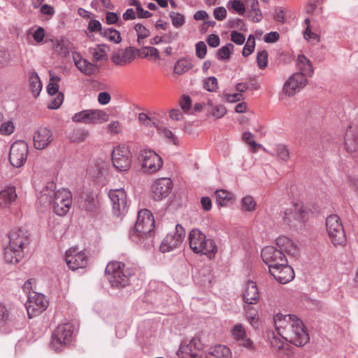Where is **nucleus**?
Listing matches in <instances>:
<instances>
[{
    "label": "nucleus",
    "instance_id": "f257e3e1",
    "mask_svg": "<svg viewBox=\"0 0 358 358\" xmlns=\"http://www.w3.org/2000/svg\"><path fill=\"white\" fill-rule=\"evenodd\" d=\"M273 319L277 329H282L279 334L286 341L298 347L309 341V335L303 322L296 315L277 314Z\"/></svg>",
    "mask_w": 358,
    "mask_h": 358
},
{
    "label": "nucleus",
    "instance_id": "f03ea898",
    "mask_svg": "<svg viewBox=\"0 0 358 358\" xmlns=\"http://www.w3.org/2000/svg\"><path fill=\"white\" fill-rule=\"evenodd\" d=\"M55 187L56 185L53 182H48L41 190L37 203L45 208L52 206L55 214L64 216L71 208V194L66 189L55 191Z\"/></svg>",
    "mask_w": 358,
    "mask_h": 358
},
{
    "label": "nucleus",
    "instance_id": "7ed1b4c3",
    "mask_svg": "<svg viewBox=\"0 0 358 358\" xmlns=\"http://www.w3.org/2000/svg\"><path fill=\"white\" fill-rule=\"evenodd\" d=\"M154 226L155 220L152 213L147 209L141 210L138 213L134 230L129 234L131 240L143 246L152 245Z\"/></svg>",
    "mask_w": 358,
    "mask_h": 358
},
{
    "label": "nucleus",
    "instance_id": "20e7f679",
    "mask_svg": "<svg viewBox=\"0 0 358 358\" xmlns=\"http://www.w3.org/2000/svg\"><path fill=\"white\" fill-rule=\"evenodd\" d=\"M29 233L20 228L9 234V243L4 248L3 259L7 264H16L24 257V247L29 244Z\"/></svg>",
    "mask_w": 358,
    "mask_h": 358
},
{
    "label": "nucleus",
    "instance_id": "39448f33",
    "mask_svg": "<svg viewBox=\"0 0 358 358\" xmlns=\"http://www.w3.org/2000/svg\"><path fill=\"white\" fill-rule=\"evenodd\" d=\"M189 247L196 254L208 256L210 259L215 257L217 246L213 239L206 238V235L199 229H192L188 236Z\"/></svg>",
    "mask_w": 358,
    "mask_h": 358
},
{
    "label": "nucleus",
    "instance_id": "423d86ee",
    "mask_svg": "<svg viewBox=\"0 0 358 358\" xmlns=\"http://www.w3.org/2000/svg\"><path fill=\"white\" fill-rule=\"evenodd\" d=\"M106 275L111 287L122 288L128 285L130 282L131 273L125 265L120 262H111L106 266Z\"/></svg>",
    "mask_w": 358,
    "mask_h": 358
},
{
    "label": "nucleus",
    "instance_id": "0eeeda50",
    "mask_svg": "<svg viewBox=\"0 0 358 358\" xmlns=\"http://www.w3.org/2000/svg\"><path fill=\"white\" fill-rule=\"evenodd\" d=\"M326 228L331 243L334 245H345L347 239L340 217L332 214L326 219Z\"/></svg>",
    "mask_w": 358,
    "mask_h": 358
},
{
    "label": "nucleus",
    "instance_id": "6e6552de",
    "mask_svg": "<svg viewBox=\"0 0 358 358\" xmlns=\"http://www.w3.org/2000/svg\"><path fill=\"white\" fill-rule=\"evenodd\" d=\"M73 334V329L71 324L58 325L52 336V346L54 350L57 352L62 350L71 341Z\"/></svg>",
    "mask_w": 358,
    "mask_h": 358
},
{
    "label": "nucleus",
    "instance_id": "1a4fd4ad",
    "mask_svg": "<svg viewBox=\"0 0 358 358\" xmlns=\"http://www.w3.org/2000/svg\"><path fill=\"white\" fill-rule=\"evenodd\" d=\"M138 159L141 164L142 170L145 173H155L159 170L163 164L161 157L155 151L149 149L142 150Z\"/></svg>",
    "mask_w": 358,
    "mask_h": 358
},
{
    "label": "nucleus",
    "instance_id": "9d476101",
    "mask_svg": "<svg viewBox=\"0 0 358 358\" xmlns=\"http://www.w3.org/2000/svg\"><path fill=\"white\" fill-rule=\"evenodd\" d=\"M108 196L112 203L113 214L117 217L124 215L129 205L125 190L123 188L110 189Z\"/></svg>",
    "mask_w": 358,
    "mask_h": 358
},
{
    "label": "nucleus",
    "instance_id": "9b49d317",
    "mask_svg": "<svg viewBox=\"0 0 358 358\" xmlns=\"http://www.w3.org/2000/svg\"><path fill=\"white\" fill-rule=\"evenodd\" d=\"M108 115L101 110H84L78 112L72 117V121L74 122H81L84 124H99L107 122Z\"/></svg>",
    "mask_w": 358,
    "mask_h": 358
},
{
    "label": "nucleus",
    "instance_id": "f8f14e48",
    "mask_svg": "<svg viewBox=\"0 0 358 358\" xmlns=\"http://www.w3.org/2000/svg\"><path fill=\"white\" fill-rule=\"evenodd\" d=\"M112 162L117 171H127L131 164V154L129 148L124 145L115 147L112 152Z\"/></svg>",
    "mask_w": 358,
    "mask_h": 358
},
{
    "label": "nucleus",
    "instance_id": "ddd939ff",
    "mask_svg": "<svg viewBox=\"0 0 358 358\" xmlns=\"http://www.w3.org/2000/svg\"><path fill=\"white\" fill-rule=\"evenodd\" d=\"M21 327L20 320L4 304L0 303V332L9 334Z\"/></svg>",
    "mask_w": 358,
    "mask_h": 358
},
{
    "label": "nucleus",
    "instance_id": "4468645a",
    "mask_svg": "<svg viewBox=\"0 0 358 358\" xmlns=\"http://www.w3.org/2000/svg\"><path fill=\"white\" fill-rule=\"evenodd\" d=\"M25 307L29 318L41 313L48 307V301L45 296L40 293L33 292L28 296Z\"/></svg>",
    "mask_w": 358,
    "mask_h": 358
},
{
    "label": "nucleus",
    "instance_id": "2eb2a0df",
    "mask_svg": "<svg viewBox=\"0 0 358 358\" xmlns=\"http://www.w3.org/2000/svg\"><path fill=\"white\" fill-rule=\"evenodd\" d=\"M28 145L24 141H15L10 147L9 161L17 168L21 167L27 161L28 155Z\"/></svg>",
    "mask_w": 358,
    "mask_h": 358
},
{
    "label": "nucleus",
    "instance_id": "dca6fc26",
    "mask_svg": "<svg viewBox=\"0 0 358 358\" xmlns=\"http://www.w3.org/2000/svg\"><path fill=\"white\" fill-rule=\"evenodd\" d=\"M269 273L280 284H287L294 278V271L287 264V260L280 262L278 265L270 266Z\"/></svg>",
    "mask_w": 358,
    "mask_h": 358
},
{
    "label": "nucleus",
    "instance_id": "f3484780",
    "mask_svg": "<svg viewBox=\"0 0 358 358\" xmlns=\"http://www.w3.org/2000/svg\"><path fill=\"white\" fill-rule=\"evenodd\" d=\"M308 211L302 204L294 203L290 208L284 212L282 217L284 223L293 225L294 221L304 222L308 220Z\"/></svg>",
    "mask_w": 358,
    "mask_h": 358
},
{
    "label": "nucleus",
    "instance_id": "a211bd4d",
    "mask_svg": "<svg viewBox=\"0 0 358 358\" xmlns=\"http://www.w3.org/2000/svg\"><path fill=\"white\" fill-rule=\"evenodd\" d=\"M203 345L199 338H192L188 343H182L177 352L180 358H201Z\"/></svg>",
    "mask_w": 358,
    "mask_h": 358
},
{
    "label": "nucleus",
    "instance_id": "6ab92c4d",
    "mask_svg": "<svg viewBox=\"0 0 358 358\" xmlns=\"http://www.w3.org/2000/svg\"><path fill=\"white\" fill-rule=\"evenodd\" d=\"M261 256L263 262L268 265V270L270 266H277L287 259L285 253L280 248L277 249L271 245L264 247L262 250Z\"/></svg>",
    "mask_w": 358,
    "mask_h": 358
},
{
    "label": "nucleus",
    "instance_id": "aec40b11",
    "mask_svg": "<svg viewBox=\"0 0 358 358\" xmlns=\"http://www.w3.org/2000/svg\"><path fill=\"white\" fill-rule=\"evenodd\" d=\"M307 84V79L301 74L293 73L285 82L283 86V92L289 96H294L299 92Z\"/></svg>",
    "mask_w": 358,
    "mask_h": 358
},
{
    "label": "nucleus",
    "instance_id": "412c9836",
    "mask_svg": "<svg viewBox=\"0 0 358 358\" xmlns=\"http://www.w3.org/2000/svg\"><path fill=\"white\" fill-rule=\"evenodd\" d=\"M138 52H139V50L132 46L119 49L112 55L111 61L117 66H124L132 62L136 58V54Z\"/></svg>",
    "mask_w": 358,
    "mask_h": 358
},
{
    "label": "nucleus",
    "instance_id": "4be33fe9",
    "mask_svg": "<svg viewBox=\"0 0 358 358\" xmlns=\"http://www.w3.org/2000/svg\"><path fill=\"white\" fill-rule=\"evenodd\" d=\"M173 187L172 181L168 178H160L152 187L155 200H162L167 196Z\"/></svg>",
    "mask_w": 358,
    "mask_h": 358
},
{
    "label": "nucleus",
    "instance_id": "5701e85b",
    "mask_svg": "<svg viewBox=\"0 0 358 358\" xmlns=\"http://www.w3.org/2000/svg\"><path fill=\"white\" fill-rule=\"evenodd\" d=\"M33 141L36 149L43 150L52 142V133L46 127H41L36 131Z\"/></svg>",
    "mask_w": 358,
    "mask_h": 358
},
{
    "label": "nucleus",
    "instance_id": "b1692460",
    "mask_svg": "<svg viewBox=\"0 0 358 358\" xmlns=\"http://www.w3.org/2000/svg\"><path fill=\"white\" fill-rule=\"evenodd\" d=\"M65 260L69 268L73 271L85 267L87 263L86 255L83 252L74 254V251L71 250L66 251Z\"/></svg>",
    "mask_w": 358,
    "mask_h": 358
},
{
    "label": "nucleus",
    "instance_id": "393cba45",
    "mask_svg": "<svg viewBox=\"0 0 358 358\" xmlns=\"http://www.w3.org/2000/svg\"><path fill=\"white\" fill-rule=\"evenodd\" d=\"M73 59L77 69L86 76L96 74L99 71V66L88 62L79 54L73 55Z\"/></svg>",
    "mask_w": 358,
    "mask_h": 358
},
{
    "label": "nucleus",
    "instance_id": "a878e982",
    "mask_svg": "<svg viewBox=\"0 0 358 358\" xmlns=\"http://www.w3.org/2000/svg\"><path fill=\"white\" fill-rule=\"evenodd\" d=\"M344 145L349 152L358 150V128L357 127H348L344 138Z\"/></svg>",
    "mask_w": 358,
    "mask_h": 358
},
{
    "label": "nucleus",
    "instance_id": "bb28decb",
    "mask_svg": "<svg viewBox=\"0 0 358 358\" xmlns=\"http://www.w3.org/2000/svg\"><path fill=\"white\" fill-rule=\"evenodd\" d=\"M276 245L282 252H286L292 257H297L299 253L297 245L287 236H281L277 238Z\"/></svg>",
    "mask_w": 358,
    "mask_h": 358
},
{
    "label": "nucleus",
    "instance_id": "cd10ccee",
    "mask_svg": "<svg viewBox=\"0 0 358 358\" xmlns=\"http://www.w3.org/2000/svg\"><path fill=\"white\" fill-rule=\"evenodd\" d=\"M99 206V201L96 195L94 193L90 192L85 194L84 197L80 201L81 209L88 213L96 212Z\"/></svg>",
    "mask_w": 358,
    "mask_h": 358
},
{
    "label": "nucleus",
    "instance_id": "c85d7f7f",
    "mask_svg": "<svg viewBox=\"0 0 358 358\" xmlns=\"http://www.w3.org/2000/svg\"><path fill=\"white\" fill-rule=\"evenodd\" d=\"M193 278L196 284L201 286L210 285L213 278L210 267L204 266L197 269L196 272L193 273Z\"/></svg>",
    "mask_w": 358,
    "mask_h": 358
},
{
    "label": "nucleus",
    "instance_id": "c756f323",
    "mask_svg": "<svg viewBox=\"0 0 358 358\" xmlns=\"http://www.w3.org/2000/svg\"><path fill=\"white\" fill-rule=\"evenodd\" d=\"M244 302L248 305L256 304L259 300V292L257 285L252 281H248L243 294Z\"/></svg>",
    "mask_w": 358,
    "mask_h": 358
},
{
    "label": "nucleus",
    "instance_id": "7c9ffc66",
    "mask_svg": "<svg viewBox=\"0 0 358 358\" xmlns=\"http://www.w3.org/2000/svg\"><path fill=\"white\" fill-rule=\"evenodd\" d=\"M297 66L300 72L295 74H301L303 78L312 77L314 69L311 62L303 55H299L297 58Z\"/></svg>",
    "mask_w": 358,
    "mask_h": 358
},
{
    "label": "nucleus",
    "instance_id": "2f4dec72",
    "mask_svg": "<svg viewBox=\"0 0 358 358\" xmlns=\"http://www.w3.org/2000/svg\"><path fill=\"white\" fill-rule=\"evenodd\" d=\"M17 194L14 187H8L0 192V206L2 208L8 207L15 201Z\"/></svg>",
    "mask_w": 358,
    "mask_h": 358
},
{
    "label": "nucleus",
    "instance_id": "473e14b6",
    "mask_svg": "<svg viewBox=\"0 0 358 358\" xmlns=\"http://www.w3.org/2000/svg\"><path fill=\"white\" fill-rule=\"evenodd\" d=\"M231 352L229 348L224 345H217L208 350L206 358H231Z\"/></svg>",
    "mask_w": 358,
    "mask_h": 358
},
{
    "label": "nucleus",
    "instance_id": "72a5a7b5",
    "mask_svg": "<svg viewBox=\"0 0 358 358\" xmlns=\"http://www.w3.org/2000/svg\"><path fill=\"white\" fill-rule=\"evenodd\" d=\"M29 80L30 90L34 96L37 97L42 90V83L38 73L36 72H31L29 73Z\"/></svg>",
    "mask_w": 358,
    "mask_h": 358
},
{
    "label": "nucleus",
    "instance_id": "f704fd0d",
    "mask_svg": "<svg viewBox=\"0 0 358 358\" xmlns=\"http://www.w3.org/2000/svg\"><path fill=\"white\" fill-rule=\"evenodd\" d=\"M109 48L105 44H99L96 48H90V52L92 55L93 60L99 62L106 58V50Z\"/></svg>",
    "mask_w": 358,
    "mask_h": 358
},
{
    "label": "nucleus",
    "instance_id": "c9c22d12",
    "mask_svg": "<svg viewBox=\"0 0 358 358\" xmlns=\"http://www.w3.org/2000/svg\"><path fill=\"white\" fill-rule=\"evenodd\" d=\"M193 66L190 60L187 59H178L174 66L173 71L175 73L181 75Z\"/></svg>",
    "mask_w": 358,
    "mask_h": 358
},
{
    "label": "nucleus",
    "instance_id": "e433bc0d",
    "mask_svg": "<svg viewBox=\"0 0 358 358\" xmlns=\"http://www.w3.org/2000/svg\"><path fill=\"white\" fill-rule=\"evenodd\" d=\"M234 45L232 43H227L225 45L220 48L217 52V58L219 60L228 61L231 57V55L234 52Z\"/></svg>",
    "mask_w": 358,
    "mask_h": 358
},
{
    "label": "nucleus",
    "instance_id": "4c0bfd02",
    "mask_svg": "<svg viewBox=\"0 0 358 358\" xmlns=\"http://www.w3.org/2000/svg\"><path fill=\"white\" fill-rule=\"evenodd\" d=\"M216 202L219 206H225L232 199L231 193L224 189H218L215 192Z\"/></svg>",
    "mask_w": 358,
    "mask_h": 358
},
{
    "label": "nucleus",
    "instance_id": "58836bf2",
    "mask_svg": "<svg viewBox=\"0 0 358 358\" xmlns=\"http://www.w3.org/2000/svg\"><path fill=\"white\" fill-rule=\"evenodd\" d=\"M101 35L115 43H120L122 41L120 33L113 28L104 29V31L101 32Z\"/></svg>",
    "mask_w": 358,
    "mask_h": 358
},
{
    "label": "nucleus",
    "instance_id": "ea45409f",
    "mask_svg": "<svg viewBox=\"0 0 358 358\" xmlns=\"http://www.w3.org/2000/svg\"><path fill=\"white\" fill-rule=\"evenodd\" d=\"M178 244L176 242L173 236L169 234L163 239V241L160 245V250L162 252H169L174 248H177Z\"/></svg>",
    "mask_w": 358,
    "mask_h": 358
},
{
    "label": "nucleus",
    "instance_id": "a19ab883",
    "mask_svg": "<svg viewBox=\"0 0 358 358\" xmlns=\"http://www.w3.org/2000/svg\"><path fill=\"white\" fill-rule=\"evenodd\" d=\"M241 210L252 212L256 208V202L251 196H245L241 201Z\"/></svg>",
    "mask_w": 358,
    "mask_h": 358
},
{
    "label": "nucleus",
    "instance_id": "79ce46f5",
    "mask_svg": "<svg viewBox=\"0 0 358 358\" xmlns=\"http://www.w3.org/2000/svg\"><path fill=\"white\" fill-rule=\"evenodd\" d=\"M267 337L270 345L273 349L280 350L283 348V341L277 335H275L274 332H268Z\"/></svg>",
    "mask_w": 358,
    "mask_h": 358
},
{
    "label": "nucleus",
    "instance_id": "37998d69",
    "mask_svg": "<svg viewBox=\"0 0 358 358\" xmlns=\"http://www.w3.org/2000/svg\"><path fill=\"white\" fill-rule=\"evenodd\" d=\"M169 17L173 26L176 28H180L185 23V17L182 13L172 11L169 13Z\"/></svg>",
    "mask_w": 358,
    "mask_h": 358
},
{
    "label": "nucleus",
    "instance_id": "c03bdc74",
    "mask_svg": "<svg viewBox=\"0 0 358 358\" xmlns=\"http://www.w3.org/2000/svg\"><path fill=\"white\" fill-rule=\"evenodd\" d=\"M208 105L210 106V112L211 115L217 119L224 117L227 113L225 107L222 104L213 105L212 103L209 102Z\"/></svg>",
    "mask_w": 358,
    "mask_h": 358
},
{
    "label": "nucleus",
    "instance_id": "a18cd8bd",
    "mask_svg": "<svg viewBox=\"0 0 358 358\" xmlns=\"http://www.w3.org/2000/svg\"><path fill=\"white\" fill-rule=\"evenodd\" d=\"M87 136V132L85 130L82 129H75L69 134V137L73 142H81L85 139Z\"/></svg>",
    "mask_w": 358,
    "mask_h": 358
},
{
    "label": "nucleus",
    "instance_id": "49530a36",
    "mask_svg": "<svg viewBox=\"0 0 358 358\" xmlns=\"http://www.w3.org/2000/svg\"><path fill=\"white\" fill-rule=\"evenodd\" d=\"M169 234L173 236V238H174L179 245L185 238V231L181 224H177L175 227V231L173 233H170Z\"/></svg>",
    "mask_w": 358,
    "mask_h": 358
},
{
    "label": "nucleus",
    "instance_id": "de8ad7c7",
    "mask_svg": "<svg viewBox=\"0 0 358 358\" xmlns=\"http://www.w3.org/2000/svg\"><path fill=\"white\" fill-rule=\"evenodd\" d=\"M227 27L229 28H236L241 31H247V25L244 20L240 18H230L227 21Z\"/></svg>",
    "mask_w": 358,
    "mask_h": 358
},
{
    "label": "nucleus",
    "instance_id": "09e8293b",
    "mask_svg": "<svg viewBox=\"0 0 358 358\" xmlns=\"http://www.w3.org/2000/svg\"><path fill=\"white\" fill-rule=\"evenodd\" d=\"M134 29L137 33L138 43L139 45H141V40L149 36L150 31L141 23L136 24L134 26Z\"/></svg>",
    "mask_w": 358,
    "mask_h": 358
},
{
    "label": "nucleus",
    "instance_id": "8fccbe9b",
    "mask_svg": "<svg viewBox=\"0 0 358 358\" xmlns=\"http://www.w3.org/2000/svg\"><path fill=\"white\" fill-rule=\"evenodd\" d=\"M231 334L233 338L238 342L246 337L245 328L241 324H236L231 330Z\"/></svg>",
    "mask_w": 358,
    "mask_h": 358
},
{
    "label": "nucleus",
    "instance_id": "3c124183",
    "mask_svg": "<svg viewBox=\"0 0 358 358\" xmlns=\"http://www.w3.org/2000/svg\"><path fill=\"white\" fill-rule=\"evenodd\" d=\"M143 50V57L148 58L150 57L154 59H159L160 55L159 50L152 46H143L142 48Z\"/></svg>",
    "mask_w": 358,
    "mask_h": 358
},
{
    "label": "nucleus",
    "instance_id": "603ef678",
    "mask_svg": "<svg viewBox=\"0 0 358 358\" xmlns=\"http://www.w3.org/2000/svg\"><path fill=\"white\" fill-rule=\"evenodd\" d=\"M70 43L67 41H62L59 42L56 46L57 51L59 52L60 55L64 57H66L69 55Z\"/></svg>",
    "mask_w": 358,
    "mask_h": 358
},
{
    "label": "nucleus",
    "instance_id": "864d4df0",
    "mask_svg": "<svg viewBox=\"0 0 358 358\" xmlns=\"http://www.w3.org/2000/svg\"><path fill=\"white\" fill-rule=\"evenodd\" d=\"M275 151L277 155L280 157L282 161H287L289 158V152L286 145H278L275 148Z\"/></svg>",
    "mask_w": 358,
    "mask_h": 358
},
{
    "label": "nucleus",
    "instance_id": "5fc2aeb1",
    "mask_svg": "<svg viewBox=\"0 0 358 358\" xmlns=\"http://www.w3.org/2000/svg\"><path fill=\"white\" fill-rule=\"evenodd\" d=\"M204 88L208 92H215L218 88L217 79L210 76L204 81Z\"/></svg>",
    "mask_w": 358,
    "mask_h": 358
},
{
    "label": "nucleus",
    "instance_id": "6e6d98bb",
    "mask_svg": "<svg viewBox=\"0 0 358 358\" xmlns=\"http://www.w3.org/2000/svg\"><path fill=\"white\" fill-rule=\"evenodd\" d=\"M268 52L263 50L258 52L257 55V64L259 69H263L267 66Z\"/></svg>",
    "mask_w": 358,
    "mask_h": 358
},
{
    "label": "nucleus",
    "instance_id": "4d7b16f0",
    "mask_svg": "<svg viewBox=\"0 0 358 358\" xmlns=\"http://www.w3.org/2000/svg\"><path fill=\"white\" fill-rule=\"evenodd\" d=\"M228 4L239 15H243L245 12V6L240 0H230Z\"/></svg>",
    "mask_w": 358,
    "mask_h": 358
},
{
    "label": "nucleus",
    "instance_id": "13d9d810",
    "mask_svg": "<svg viewBox=\"0 0 358 358\" xmlns=\"http://www.w3.org/2000/svg\"><path fill=\"white\" fill-rule=\"evenodd\" d=\"M247 16L253 22H259L263 18L262 13L260 9H249L248 11Z\"/></svg>",
    "mask_w": 358,
    "mask_h": 358
},
{
    "label": "nucleus",
    "instance_id": "bf43d9fd",
    "mask_svg": "<svg viewBox=\"0 0 358 358\" xmlns=\"http://www.w3.org/2000/svg\"><path fill=\"white\" fill-rule=\"evenodd\" d=\"M196 55L199 59H203L206 55L207 47L203 41L198 42L196 45Z\"/></svg>",
    "mask_w": 358,
    "mask_h": 358
},
{
    "label": "nucleus",
    "instance_id": "052dcab7",
    "mask_svg": "<svg viewBox=\"0 0 358 358\" xmlns=\"http://www.w3.org/2000/svg\"><path fill=\"white\" fill-rule=\"evenodd\" d=\"M238 345L243 348H245V349L253 351L255 350L257 348L256 345L253 343V341L247 337H245L244 338L241 339L238 341Z\"/></svg>",
    "mask_w": 358,
    "mask_h": 358
},
{
    "label": "nucleus",
    "instance_id": "680f3d73",
    "mask_svg": "<svg viewBox=\"0 0 358 358\" xmlns=\"http://www.w3.org/2000/svg\"><path fill=\"white\" fill-rule=\"evenodd\" d=\"M64 94L62 92H59L57 97L53 99L48 105L50 109H57L63 103Z\"/></svg>",
    "mask_w": 358,
    "mask_h": 358
},
{
    "label": "nucleus",
    "instance_id": "e2e57ef3",
    "mask_svg": "<svg viewBox=\"0 0 358 358\" xmlns=\"http://www.w3.org/2000/svg\"><path fill=\"white\" fill-rule=\"evenodd\" d=\"M88 29L91 32L99 31L101 34V32L104 31V29L102 28L101 24L99 20H91L88 23Z\"/></svg>",
    "mask_w": 358,
    "mask_h": 358
},
{
    "label": "nucleus",
    "instance_id": "0e129e2a",
    "mask_svg": "<svg viewBox=\"0 0 358 358\" xmlns=\"http://www.w3.org/2000/svg\"><path fill=\"white\" fill-rule=\"evenodd\" d=\"M231 39L234 43L239 45L243 44L245 40L244 35L236 31L231 32Z\"/></svg>",
    "mask_w": 358,
    "mask_h": 358
},
{
    "label": "nucleus",
    "instance_id": "69168bd1",
    "mask_svg": "<svg viewBox=\"0 0 358 358\" xmlns=\"http://www.w3.org/2000/svg\"><path fill=\"white\" fill-rule=\"evenodd\" d=\"M213 15L217 20L222 21L227 17V10L224 7H217L214 9Z\"/></svg>",
    "mask_w": 358,
    "mask_h": 358
},
{
    "label": "nucleus",
    "instance_id": "338daca9",
    "mask_svg": "<svg viewBox=\"0 0 358 358\" xmlns=\"http://www.w3.org/2000/svg\"><path fill=\"white\" fill-rule=\"evenodd\" d=\"M14 125L12 122H6L1 124L0 131L4 134H11L14 131Z\"/></svg>",
    "mask_w": 358,
    "mask_h": 358
},
{
    "label": "nucleus",
    "instance_id": "774afa93",
    "mask_svg": "<svg viewBox=\"0 0 358 358\" xmlns=\"http://www.w3.org/2000/svg\"><path fill=\"white\" fill-rule=\"evenodd\" d=\"M253 134L250 131H245L243 134L242 138L244 141L250 144L253 148H259L261 146L260 144L257 143L255 141L251 140Z\"/></svg>",
    "mask_w": 358,
    "mask_h": 358
}]
</instances>
